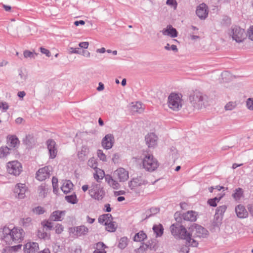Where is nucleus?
Segmentation results:
<instances>
[{"label":"nucleus","mask_w":253,"mask_h":253,"mask_svg":"<svg viewBox=\"0 0 253 253\" xmlns=\"http://www.w3.org/2000/svg\"><path fill=\"white\" fill-rule=\"evenodd\" d=\"M171 234L174 236H177L186 240V244L188 246L197 247L198 242L193 237H203L207 235V231L200 225L193 224L187 231L185 228L179 224H172L170 226Z\"/></svg>","instance_id":"obj_1"},{"label":"nucleus","mask_w":253,"mask_h":253,"mask_svg":"<svg viewBox=\"0 0 253 253\" xmlns=\"http://www.w3.org/2000/svg\"><path fill=\"white\" fill-rule=\"evenodd\" d=\"M25 233L24 230L19 227H14L10 229L8 226H5L0 231V238L2 244L7 245H14L8 247L3 249L4 252L12 253L21 250L22 245L19 244L24 240Z\"/></svg>","instance_id":"obj_2"},{"label":"nucleus","mask_w":253,"mask_h":253,"mask_svg":"<svg viewBox=\"0 0 253 253\" xmlns=\"http://www.w3.org/2000/svg\"><path fill=\"white\" fill-rule=\"evenodd\" d=\"M182 95L180 93H171L168 99V105L173 111L179 110L183 105Z\"/></svg>","instance_id":"obj_3"},{"label":"nucleus","mask_w":253,"mask_h":253,"mask_svg":"<svg viewBox=\"0 0 253 253\" xmlns=\"http://www.w3.org/2000/svg\"><path fill=\"white\" fill-rule=\"evenodd\" d=\"M98 222L105 226V229L109 232H114L117 228L116 223L113 221L111 214H104L99 216Z\"/></svg>","instance_id":"obj_4"},{"label":"nucleus","mask_w":253,"mask_h":253,"mask_svg":"<svg viewBox=\"0 0 253 253\" xmlns=\"http://www.w3.org/2000/svg\"><path fill=\"white\" fill-rule=\"evenodd\" d=\"M207 99L208 97L206 95H204L202 93L197 90L195 91L190 96V101L197 109H201L204 107L205 102L207 101Z\"/></svg>","instance_id":"obj_5"},{"label":"nucleus","mask_w":253,"mask_h":253,"mask_svg":"<svg viewBox=\"0 0 253 253\" xmlns=\"http://www.w3.org/2000/svg\"><path fill=\"white\" fill-rule=\"evenodd\" d=\"M89 194L92 198L101 200L105 195V192L100 184L93 183L89 189Z\"/></svg>","instance_id":"obj_6"},{"label":"nucleus","mask_w":253,"mask_h":253,"mask_svg":"<svg viewBox=\"0 0 253 253\" xmlns=\"http://www.w3.org/2000/svg\"><path fill=\"white\" fill-rule=\"evenodd\" d=\"M229 35L233 40L238 43L244 42L247 37L245 30L239 27L233 28Z\"/></svg>","instance_id":"obj_7"},{"label":"nucleus","mask_w":253,"mask_h":253,"mask_svg":"<svg viewBox=\"0 0 253 253\" xmlns=\"http://www.w3.org/2000/svg\"><path fill=\"white\" fill-rule=\"evenodd\" d=\"M143 167L148 171H153L158 167V161L152 155L148 154L143 160Z\"/></svg>","instance_id":"obj_8"},{"label":"nucleus","mask_w":253,"mask_h":253,"mask_svg":"<svg viewBox=\"0 0 253 253\" xmlns=\"http://www.w3.org/2000/svg\"><path fill=\"white\" fill-rule=\"evenodd\" d=\"M6 169L9 174L18 176L22 171V166L18 161H12L7 163Z\"/></svg>","instance_id":"obj_9"},{"label":"nucleus","mask_w":253,"mask_h":253,"mask_svg":"<svg viewBox=\"0 0 253 253\" xmlns=\"http://www.w3.org/2000/svg\"><path fill=\"white\" fill-rule=\"evenodd\" d=\"M147 182L141 177L132 178L128 182V187L131 190L137 193H139L143 186H145Z\"/></svg>","instance_id":"obj_10"},{"label":"nucleus","mask_w":253,"mask_h":253,"mask_svg":"<svg viewBox=\"0 0 253 253\" xmlns=\"http://www.w3.org/2000/svg\"><path fill=\"white\" fill-rule=\"evenodd\" d=\"M115 177L120 182H125L129 178V173L127 170L123 168H120L114 171Z\"/></svg>","instance_id":"obj_11"},{"label":"nucleus","mask_w":253,"mask_h":253,"mask_svg":"<svg viewBox=\"0 0 253 253\" xmlns=\"http://www.w3.org/2000/svg\"><path fill=\"white\" fill-rule=\"evenodd\" d=\"M50 170L48 167L40 169L36 173V178L39 181H43L49 178Z\"/></svg>","instance_id":"obj_12"},{"label":"nucleus","mask_w":253,"mask_h":253,"mask_svg":"<svg viewBox=\"0 0 253 253\" xmlns=\"http://www.w3.org/2000/svg\"><path fill=\"white\" fill-rule=\"evenodd\" d=\"M158 137L154 133H148L145 136L146 144L149 148H154L157 145Z\"/></svg>","instance_id":"obj_13"},{"label":"nucleus","mask_w":253,"mask_h":253,"mask_svg":"<svg viewBox=\"0 0 253 253\" xmlns=\"http://www.w3.org/2000/svg\"><path fill=\"white\" fill-rule=\"evenodd\" d=\"M46 144L49 151L50 158L54 159L57 153L55 142L52 139H49L47 140Z\"/></svg>","instance_id":"obj_14"},{"label":"nucleus","mask_w":253,"mask_h":253,"mask_svg":"<svg viewBox=\"0 0 253 253\" xmlns=\"http://www.w3.org/2000/svg\"><path fill=\"white\" fill-rule=\"evenodd\" d=\"M27 190V187L25 184H17L14 189V193L17 195L19 199H22L25 197V194Z\"/></svg>","instance_id":"obj_15"},{"label":"nucleus","mask_w":253,"mask_h":253,"mask_svg":"<svg viewBox=\"0 0 253 253\" xmlns=\"http://www.w3.org/2000/svg\"><path fill=\"white\" fill-rule=\"evenodd\" d=\"M114 141L113 135L111 134H107L102 140V146L106 149H109L112 147Z\"/></svg>","instance_id":"obj_16"},{"label":"nucleus","mask_w":253,"mask_h":253,"mask_svg":"<svg viewBox=\"0 0 253 253\" xmlns=\"http://www.w3.org/2000/svg\"><path fill=\"white\" fill-rule=\"evenodd\" d=\"M38 244L35 242H28L24 247L25 253H36L39 250Z\"/></svg>","instance_id":"obj_17"},{"label":"nucleus","mask_w":253,"mask_h":253,"mask_svg":"<svg viewBox=\"0 0 253 253\" xmlns=\"http://www.w3.org/2000/svg\"><path fill=\"white\" fill-rule=\"evenodd\" d=\"M196 14L201 19L206 18L208 14L207 5L204 3H202L198 6L196 10Z\"/></svg>","instance_id":"obj_18"},{"label":"nucleus","mask_w":253,"mask_h":253,"mask_svg":"<svg viewBox=\"0 0 253 253\" xmlns=\"http://www.w3.org/2000/svg\"><path fill=\"white\" fill-rule=\"evenodd\" d=\"M162 34L165 36H168L171 38H175L177 36L176 30L173 28L171 25H168L166 28L162 31Z\"/></svg>","instance_id":"obj_19"},{"label":"nucleus","mask_w":253,"mask_h":253,"mask_svg":"<svg viewBox=\"0 0 253 253\" xmlns=\"http://www.w3.org/2000/svg\"><path fill=\"white\" fill-rule=\"evenodd\" d=\"M235 211L237 216L240 218H246L248 216V212L245 207L241 205L236 207Z\"/></svg>","instance_id":"obj_20"},{"label":"nucleus","mask_w":253,"mask_h":253,"mask_svg":"<svg viewBox=\"0 0 253 253\" xmlns=\"http://www.w3.org/2000/svg\"><path fill=\"white\" fill-rule=\"evenodd\" d=\"M105 180L107 184L113 189H118L120 187V185L118 182L114 179L112 176L109 174L106 175Z\"/></svg>","instance_id":"obj_21"},{"label":"nucleus","mask_w":253,"mask_h":253,"mask_svg":"<svg viewBox=\"0 0 253 253\" xmlns=\"http://www.w3.org/2000/svg\"><path fill=\"white\" fill-rule=\"evenodd\" d=\"M65 214V211H55L50 216V218L52 221H61Z\"/></svg>","instance_id":"obj_22"},{"label":"nucleus","mask_w":253,"mask_h":253,"mask_svg":"<svg viewBox=\"0 0 253 253\" xmlns=\"http://www.w3.org/2000/svg\"><path fill=\"white\" fill-rule=\"evenodd\" d=\"M94 169L95 171L93 173V177L97 182H100L105 177V172L104 170L97 167Z\"/></svg>","instance_id":"obj_23"},{"label":"nucleus","mask_w":253,"mask_h":253,"mask_svg":"<svg viewBox=\"0 0 253 253\" xmlns=\"http://www.w3.org/2000/svg\"><path fill=\"white\" fill-rule=\"evenodd\" d=\"M197 213L194 211H188L185 213L183 215L184 220L190 221H195L197 219Z\"/></svg>","instance_id":"obj_24"},{"label":"nucleus","mask_w":253,"mask_h":253,"mask_svg":"<svg viewBox=\"0 0 253 253\" xmlns=\"http://www.w3.org/2000/svg\"><path fill=\"white\" fill-rule=\"evenodd\" d=\"M7 142L10 147L16 148L19 144V141L15 135H9L7 136Z\"/></svg>","instance_id":"obj_25"},{"label":"nucleus","mask_w":253,"mask_h":253,"mask_svg":"<svg viewBox=\"0 0 253 253\" xmlns=\"http://www.w3.org/2000/svg\"><path fill=\"white\" fill-rule=\"evenodd\" d=\"M73 184L70 180H65L63 182L62 185L61 187L62 191L67 194L69 193L73 189Z\"/></svg>","instance_id":"obj_26"},{"label":"nucleus","mask_w":253,"mask_h":253,"mask_svg":"<svg viewBox=\"0 0 253 253\" xmlns=\"http://www.w3.org/2000/svg\"><path fill=\"white\" fill-rule=\"evenodd\" d=\"M131 110L133 112L141 113L143 111L144 108L140 102L132 103L131 106Z\"/></svg>","instance_id":"obj_27"},{"label":"nucleus","mask_w":253,"mask_h":253,"mask_svg":"<svg viewBox=\"0 0 253 253\" xmlns=\"http://www.w3.org/2000/svg\"><path fill=\"white\" fill-rule=\"evenodd\" d=\"M106 246L102 242H99L96 245V250L93 253H106L104 250Z\"/></svg>","instance_id":"obj_28"},{"label":"nucleus","mask_w":253,"mask_h":253,"mask_svg":"<svg viewBox=\"0 0 253 253\" xmlns=\"http://www.w3.org/2000/svg\"><path fill=\"white\" fill-rule=\"evenodd\" d=\"M147 238L146 234L143 231H140L134 237V241L136 242L143 241Z\"/></svg>","instance_id":"obj_29"},{"label":"nucleus","mask_w":253,"mask_h":253,"mask_svg":"<svg viewBox=\"0 0 253 253\" xmlns=\"http://www.w3.org/2000/svg\"><path fill=\"white\" fill-rule=\"evenodd\" d=\"M10 148L7 146H2L0 148V158H4L10 154Z\"/></svg>","instance_id":"obj_30"},{"label":"nucleus","mask_w":253,"mask_h":253,"mask_svg":"<svg viewBox=\"0 0 253 253\" xmlns=\"http://www.w3.org/2000/svg\"><path fill=\"white\" fill-rule=\"evenodd\" d=\"M224 194H221L219 197H215L213 199H210L208 201V203L212 207H215L217 206L218 203L223 196Z\"/></svg>","instance_id":"obj_31"},{"label":"nucleus","mask_w":253,"mask_h":253,"mask_svg":"<svg viewBox=\"0 0 253 253\" xmlns=\"http://www.w3.org/2000/svg\"><path fill=\"white\" fill-rule=\"evenodd\" d=\"M153 229L157 236H161L162 235L164 229L161 224L154 225L153 227Z\"/></svg>","instance_id":"obj_32"},{"label":"nucleus","mask_w":253,"mask_h":253,"mask_svg":"<svg viewBox=\"0 0 253 253\" xmlns=\"http://www.w3.org/2000/svg\"><path fill=\"white\" fill-rule=\"evenodd\" d=\"M237 106L236 101H229L226 104L224 109L226 111H231L234 109Z\"/></svg>","instance_id":"obj_33"},{"label":"nucleus","mask_w":253,"mask_h":253,"mask_svg":"<svg viewBox=\"0 0 253 253\" xmlns=\"http://www.w3.org/2000/svg\"><path fill=\"white\" fill-rule=\"evenodd\" d=\"M243 191L242 189L240 188H238L235 190V192L233 194V197L235 200H237L240 199L243 196Z\"/></svg>","instance_id":"obj_34"},{"label":"nucleus","mask_w":253,"mask_h":253,"mask_svg":"<svg viewBox=\"0 0 253 253\" xmlns=\"http://www.w3.org/2000/svg\"><path fill=\"white\" fill-rule=\"evenodd\" d=\"M128 240L126 237H123L121 238L119 241V243L118 244V247L121 249H123L125 248L127 245Z\"/></svg>","instance_id":"obj_35"},{"label":"nucleus","mask_w":253,"mask_h":253,"mask_svg":"<svg viewBox=\"0 0 253 253\" xmlns=\"http://www.w3.org/2000/svg\"><path fill=\"white\" fill-rule=\"evenodd\" d=\"M66 200L71 204H76L77 202V199L75 194H72L65 196Z\"/></svg>","instance_id":"obj_36"},{"label":"nucleus","mask_w":253,"mask_h":253,"mask_svg":"<svg viewBox=\"0 0 253 253\" xmlns=\"http://www.w3.org/2000/svg\"><path fill=\"white\" fill-rule=\"evenodd\" d=\"M31 222L32 219L30 217L23 218L21 219V224L23 226H28L31 224Z\"/></svg>","instance_id":"obj_37"},{"label":"nucleus","mask_w":253,"mask_h":253,"mask_svg":"<svg viewBox=\"0 0 253 253\" xmlns=\"http://www.w3.org/2000/svg\"><path fill=\"white\" fill-rule=\"evenodd\" d=\"M37 236L40 239H50V235L49 234L48 235L46 233H45L43 231L39 230L38 231Z\"/></svg>","instance_id":"obj_38"},{"label":"nucleus","mask_w":253,"mask_h":253,"mask_svg":"<svg viewBox=\"0 0 253 253\" xmlns=\"http://www.w3.org/2000/svg\"><path fill=\"white\" fill-rule=\"evenodd\" d=\"M35 55H37V54L35 52H31L28 50H25L23 52V55L25 58H35Z\"/></svg>","instance_id":"obj_39"},{"label":"nucleus","mask_w":253,"mask_h":253,"mask_svg":"<svg viewBox=\"0 0 253 253\" xmlns=\"http://www.w3.org/2000/svg\"><path fill=\"white\" fill-rule=\"evenodd\" d=\"M227 209V207L225 205H222L218 207L216 210V213L222 215L225 212Z\"/></svg>","instance_id":"obj_40"},{"label":"nucleus","mask_w":253,"mask_h":253,"mask_svg":"<svg viewBox=\"0 0 253 253\" xmlns=\"http://www.w3.org/2000/svg\"><path fill=\"white\" fill-rule=\"evenodd\" d=\"M86 148H82L80 151L78 152V156L79 159L83 160L86 156Z\"/></svg>","instance_id":"obj_41"},{"label":"nucleus","mask_w":253,"mask_h":253,"mask_svg":"<svg viewBox=\"0 0 253 253\" xmlns=\"http://www.w3.org/2000/svg\"><path fill=\"white\" fill-rule=\"evenodd\" d=\"M97 156L100 160L105 162L107 161V158L105 154L101 150L97 151Z\"/></svg>","instance_id":"obj_42"},{"label":"nucleus","mask_w":253,"mask_h":253,"mask_svg":"<svg viewBox=\"0 0 253 253\" xmlns=\"http://www.w3.org/2000/svg\"><path fill=\"white\" fill-rule=\"evenodd\" d=\"M53 192L56 193L57 192L58 187V179L57 178L53 177L52 180Z\"/></svg>","instance_id":"obj_43"},{"label":"nucleus","mask_w":253,"mask_h":253,"mask_svg":"<svg viewBox=\"0 0 253 253\" xmlns=\"http://www.w3.org/2000/svg\"><path fill=\"white\" fill-rule=\"evenodd\" d=\"M54 229L55 231V233L58 234H61L63 231L64 228L61 224H57L54 227Z\"/></svg>","instance_id":"obj_44"},{"label":"nucleus","mask_w":253,"mask_h":253,"mask_svg":"<svg viewBox=\"0 0 253 253\" xmlns=\"http://www.w3.org/2000/svg\"><path fill=\"white\" fill-rule=\"evenodd\" d=\"M88 165L93 169H95L97 167L96 161L94 158L90 159L88 161Z\"/></svg>","instance_id":"obj_45"},{"label":"nucleus","mask_w":253,"mask_h":253,"mask_svg":"<svg viewBox=\"0 0 253 253\" xmlns=\"http://www.w3.org/2000/svg\"><path fill=\"white\" fill-rule=\"evenodd\" d=\"M33 211L34 212L37 213V214H42L44 212V210L43 209V208L42 207H37L36 208H35V209H34L33 210Z\"/></svg>","instance_id":"obj_46"},{"label":"nucleus","mask_w":253,"mask_h":253,"mask_svg":"<svg viewBox=\"0 0 253 253\" xmlns=\"http://www.w3.org/2000/svg\"><path fill=\"white\" fill-rule=\"evenodd\" d=\"M167 4L172 7L174 9L177 7V2L175 0H167Z\"/></svg>","instance_id":"obj_47"},{"label":"nucleus","mask_w":253,"mask_h":253,"mask_svg":"<svg viewBox=\"0 0 253 253\" xmlns=\"http://www.w3.org/2000/svg\"><path fill=\"white\" fill-rule=\"evenodd\" d=\"M247 106L250 110H253V99L252 98L248 99L246 102Z\"/></svg>","instance_id":"obj_48"},{"label":"nucleus","mask_w":253,"mask_h":253,"mask_svg":"<svg viewBox=\"0 0 253 253\" xmlns=\"http://www.w3.org/2000/svg\"><path fill=\"white\" fill-rule=\"evenodd\" d=\"M40 51L42 53L45 54L47 57H50L51 55L50 51L44 47H41Z\"/></svg>","instance_id":"obj_49"},{"label":"nucleus","mask_w":253,"mask_h":253,"mask_svg":"<svg viewBox=\"0 0 253 253\" xmlns=\"http://www.w3.org/2000/svg\"><path fill=\"white\" fill-rule=\"evenodd\" d=\"M42 224L43 227H47L49 230H51L52 228V223L49 221L42 222Z\"/></svg>","instance_id":"obj_50"},{"label":"nucleus","mask_w":253,"mask_h":253,"mask_svg":"<svg viewBox=\"0 0 253 253\" xmlns=\"http://www.w3.org/2000/svg\"><path fill=\"white\" fill-rule=\"evenodd\" d=\"M249 38L253 41V26L250 27L248 31Z\"/></svg>","instance_id":"obj_51"},{"label":"nucleus","mask_w":253,"mask_h":253,"mask_svg":"<svg viewBox=\"0 0 253 253\" xmlns=\"http://www.w3.org/2000/svg\"><path fill=\"white\" fill-rule=\"evenodd\" d=\"M79 45L81 48L86 49L88 47L89 43L87 42H81L79 43Z\"/></svg>","instance_id":"obj_52"},{"label":"nucleus","mask_w":253,"mask_h":253,"mask_svg":"<svg viewBox=\"0 0 253 253\" xmlns=\"http://www.w3.org/2000/svg\"><path fill=\"white\" fill-rule=\"evenodd\" d=\"M0 108H2L4 111H6L8 108V106L6 102H0Z\"/></svg>","instance_id":"obj_53"},{"label":"nucleus","mask_w":253,"mask_h":253,"mask_svg":"<svg viewBox=\"0 0 253 253\" xmlns=\"http://www.w3.org/2000/svg\"><path fill=\"white\" fill-rule=\"evenodd\" d=\"M80 231H83L84 233L87 232V229L84 226H81L78 228L77 231L79 232Z\"/></svg>","instance_id":"obj_54"},{"label":"nucleus","mask_w":253,"mask_h":253,"mask_svg":"<svg viewBox=\"0 0 253 253\" xmlns=\"http://www.w3.org/2000/svg\"><path fill=\"white\" fill-rule=\"evenodd\" d=\"M189 252L188 247L185 246L180 250V253H188Z\"/></svg>","instance_id":"obj_55"},{"label":"nucleus","mask_w":253,"mask_h":253,"mask_svg":"<svg viewBox=\"0 0 253 253\" xmlns=\"http://www.w3.org/2000/svg\"><path fill=\"white\" fill-rule=\"evenodd\" d=\"M85 24V22L83 20H80V21H76L75 22H74V24L76 26H79L80 24V25H84Z\"/></svg>","instance_id":"obj_56"},{"label":"nucleus","mask_w":253,"mask_h":253,"mask_svg":"<svg viewBox=\"0 0 253 253\" xmlns=\"http://www.w3.org/2000/svg\"><path fill=\"white\" fill-rule=\"evenodd\" d=\"M86 220H87V222L89 223H90V224L93 223L94 221H95L94 218H91L89 216H87L86 217Z\"/></svg>","instance_id":"obj_57"},{"label":"nucleus","mask_w":253,"mask_h":253,"mask_svg":"<svg viewBox=\"0 0 253 253\" xmlns=\"http://www.w3.org/2000/svg\"><path fill=\"white\" fill-rule=\"evenodd\" d=\"M125 194V191L121 190L119 191H116L114 193V195L116 196H118L120 195H123Z\"/></svg>","instance_id":"obj_58"},{"label":"nucleus","mask_w":253,"mask_h":253,"mask_svg":"<svg viewBox=\"0 0 253 253\" xmlns=\"http://www.w3.org/2000/svg\"><path fill=\"white\" fill-rule=\"evenodd\" d=\"M105 208H106V211L110 212L111 211V209L110 208V205L109 204H107L105 205Z\"/></svg>","instance_id":"obj_59"},{"label":"nucleus","mask_w":253,"mask_h":253,"mask_svg":"<svg viewBox=\"0 0 253 253\" xmlns=\"http://www.w3.org/2000/svg\"><path fill=\"white\" fill-rule=\"evenodd\" d=\"M105 51V48L104 47H102L101 48L97 49L96 52L98 53H103Z\"/></svg>","instance_id":"obj_60"},{"label":"nucleus","mask_w":253,"mask_h":253,"mask_svg":"<svg viewBox=\"0 0 253 253\" xmlns=\"http://www.w3.org/2000/svg\"><path fill=\"white\" fill-rule=\"evenodd\" d=\"M104 89V85L101 83H99V86L97 87V90L98 91L102 90Z\"/></svg>","instance_id":"obj_61"},{"label":"nucleus","mask_w":253,"mask_h":253,"mask_svg":"<svg viewBox=\"0 0 253 253\" xmlns=\"http://www.w3.org/2000/svg\"><path fill=\"white\" fill-rule=\"evenodd\" d=\"M3 7L4 9V10L6 11H9L11 10V8L10 6L6 5H3Z\"/></svg>","instance_id":"obj_62"},{"label":"nucleus","mask_w":253,"mask_h":253,"mask_svg":"<svg viewBox=\"0 0 253 253\" xmlns=\"http://www.w3.org/2000/svg\"><path fill=\"white\" fill-rule=\"evenodd\" d=\"M8 64V62L5 60H2L0 62V67L6 66Z\"/></svg>","instance_id":"obj_63"},{"label":"nucleus","mask_w":253,"mask_h":253,"mask_svg":"<svg viewBox=\"0 0 253 253\" xmlns=\"http://www.w3.org/2000/svg\"><path fill=\"white\" fill-rule=\"evenodd\" d=\"M38 253H50V252L49 249H45L43 250L42 251Z\"/></svg>","instance_id":"obj_64"}]
</instances>
